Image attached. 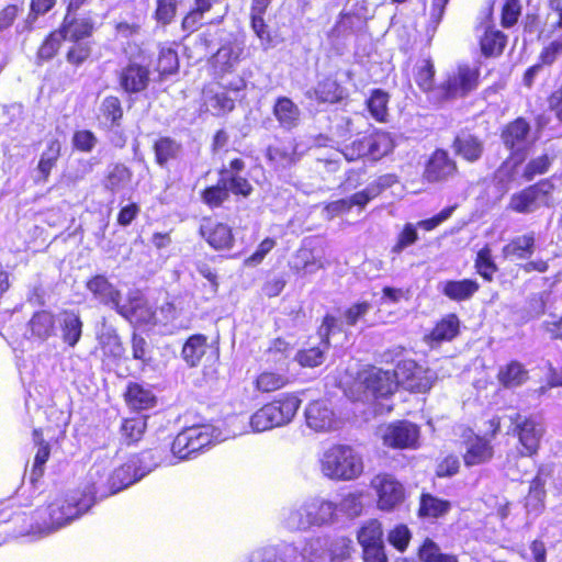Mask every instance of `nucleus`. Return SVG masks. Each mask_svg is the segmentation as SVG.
<instances>
[{
  "label": "nucleus",
  "mask_w": 562,
  "mask_h": 562,
  "mask_svg": "<svg viewBox=\"0 0 562 562\" xmlns=\"http://www.w3.org/2000/svg\"><path fill=\"white\" fill-rule=\"evenodd\" d=\"M246 162L239 157H235L226 165H222L217 170L218 179L216 183L206 186L200 191V199L210 210L223 207L231 195L247 199L254 193V186L250 180L243 175Z\"/></svg>",
  "instance_id": "f257e3e1"
},
{
  "label": "nucleus",
  "mask_w": 562,
  "mask_h": 562,
  "mask_svg": "<svg viewBox=\"0 0 562 562\" xmlns=\"http://www.w3.org/2000/svg\"><path fill=\"white\" fill-rule=\"evenodd\" d=\"M149 454V451H144L134 456L111 472H108L104 468L93 465L91 472L101 487V498L121 492L150 472L156 465L155 462L142 465Z\"/></svg>",
  "instance_id": "f03ea898"
},
{
  "label": "nucleus",
  "mask_w": 562,
  "mask_h": 562,
  "mask_svg": "<svg viewBox=\"0 0 562 562\" xmlns=\"http://www.w3.org/2000/svg\"><path fill=\"white\" fill-rule=\"evenodd\" d=\"M506 434L516 440L515 451L518 458H533L540 451L546 427L535 415L517 412L509 416Z\"/></svg>",
  "instance_id": "7ed1b4c3"
},
{
  "label": "nucleus",
  "mask_w": 562,
  "mask_h": 562,
  "mask_svg": "<svg viewBox=\"0 0 562 562\" xmlns=\"http://www.w3.org/2000/svg\"><path fill=\"white\" fill-rule=\"evenodd\" d=\"M302 401L294 393H284L259 407L250 417L255 431L282 427L295 417Z\"/></svg>",
  "instance_id": "20e7f679"
},
{
  "label": "nucleus",
  "mask_w": 562,
  "mask_h": 562,
  "mask_svg": "<svg viewBox=\"0 0 562 562\" xmlns=\"http://www.w3.org/2000/svg\"><path fill=\"white\" fill-rule=\"evenodd\" d=\"M319 463L323 474L334 481H351L363 472L362 458L348 445L330 446Z\"/></svg>",
  "instance_id": "39448f33"
},
{
  "label": "nucleus",
  "mask_w": 562,
  "mask_h": 562,
  "mask_svg": "<svg viewBox=\"0 0 562 562\" xmlns=\"http://www.w3.org/2000/svg\"><path fill=\"white\" fill-rule=\"evenodd\" d=\"M555 191L553 176L542 178L514 192L509 198L507 210L517 214H529L541 207H550Z\"/></svg>",
  "instance_id": "423d86ee"
},
{
  "label": "nucleus",
  "mask_w": 562,
  "mask_h": 562,
  "mask_svg": "<svg viewBox=\"0 0 562 562\" xmlns=\"http://www.w3.org/2000/svg\"><path fill=\"white\" fill-rule=\"evenodd\" d=\"M0 518L3 521L5 535H23L38 532L35 527L37 522V509L23 504L16 498L0 503Z\"/></svg>",
  "instance_id": "0eeeda50"
},
{
  "label": "nucleus",
  "mask_w": 562,
  "mask_h": 562,
  "mask_svg": "<svg viewBox=\"0 0 562 562\" xmlns=\"http://www.w3.org/2000/svg\"><path fill=\"white\" fill-rule=\"evenodd\" d=\"M383 536V525L378 518H370L359 526L356 539L362 562H389Z\"/></svg>",
  "instance_id": "6e6552de"
},
{
  "label": "nucleus",
  "mask_w": 562,
  "mask_h": 562,
  "mask_svg": "<svg viewBox=\"0 0 562 562\" xmlns=\"http://www.w3.org/2000/svg\"><path fill=\"white\" fill-rule=\"evenodd\" d=\"M460 173L459 164L447 148H435L425 159L422 181L426 184H443Z\"/></svg>",
  "instance_id": "1a4fd4ad"
},
{
  "label": "nucleus",
  "mask_w": 562,
  "mask_h": 562,
  "mask_svg": "<svg viewBox=\"0 0 562 562\" xmlns=\"http://www.w3.org/2000/svg\"><path fill=\"white\" fill-rule=\"evenodd\" d=\"M214 441V428L211 425H193L183 428L171 442V452L178 459H188Z\"/></svg>",
  "instance_id": "9d476101"
},
{
  "label": "nucleus",
  "mask_w": 562,
  "mask_h": 562,
  "mask_svg": "<svg viewBox=\"0 0 562 562\" xmlns=\"http://www.w3.org/2000/svg\"><path fill=\"white\" fill-rule=\"evenodd\" d=\"M151 81L150 58L140 52L136 57L130 58L127 64L117 72L120 88L127 94H137L146 91Z\"/></svg>",
  "instance_id": "9b49d317"
},
{
  "label": "nucleus",
  "mask_w": 562,
  "mask_h": 562,
  "mask_svg": "<svg viewBox=\"0 0 562 562\" xmlns=\"http://www.w3.org/2000/svg\"><path fill=\"white\" fill-rule=\"evenodd\" d=\"M480 77V67L468 64L458 65L456 71L439 86V99L448 101L467 97L479 87Z\"/></svg>",
  "instance_id": "f8f14e48"
},
{
  "label": "nucleus",
  "mask_w": 562,
  "mask_h": 562,
  "mask_svg": "<svg viewBox=\"0 0 562 562\" xmlns=\"http://www.w3.org/2000/svg\"><path fill=\"white\" fill-rule=\"evenodd\" d=\"M370 485L376 495V507L382 512H393L406 499L405 486L392 473H378Z\"/></svg>",
  "instance_id": "ddd939ff"
},
{
  "label": "nucleus",
  "mask_w": 562,
  "mask_h": 562,
  "mask_svg": "<svg viewBox=\"0 0 562 562\" xmlns=\"http://www.w3.org/2000/svg\"><path fill=\"white\" fill-rule=\"evenodd\" d=\"M420 429L406 419L390 423L382 435L384 447L395 450L417 449L419 447Z\"/></svg>",
  "instance_id": "4468645a"
},
{
  "label": "nucleus",
  "mask_w": 562,
  "mask_h": 562,
  "mask_svg": "<svg viewBox=\"0 0 562 562\" xmlns=\"http://www.w3.org/2000/svg\"><path fill=\"white\" fill-rule=\"evenodd\" d=\"M36 509L37 522H35V527L38 532H52L75 519L64 495Z\"/></svg>",
  "instance_id": "2eb2a0df"
},
{
  "label": "nucleus",
  "mask_w": 562,
  "mask_h": 562,
  "mask_svg": "<svg viewBox=\"0 0 562 562\" xmlns=\"http://www.w3.org/2000/svg\"><path fill=\"white\" fill-rule=\"evenodd\" d=\"M337 510L336 503L319 497L313 498L299 509V525L302 528L329 525L337 519Z\"/></svg>",
  "instance_id": "dca6fc26"
},
{
  "label": "nucleus",
  "mask_w": 562,
  "mask_h": 562,
  "mask_svg": "<svg viewBox=\"0 0 562 562\" xmlns=\"http://www.w3.org/2000/svg\"><path fill=\"white\" fill-rule=\"evenodd\" d=\"M198 233L215 251L231 250L235 246L233 227L224 222L213 220L211 216L202 218Z\"/></svg>",
  "instance_id": "f3484780"
},
{
  "label": "nucleus",
  "mask_w": 562,
  "mask_h": 562,
  "mask_svg": "<svg viewBox=\"0 0 562 562\" xmlns=\"http://www.w3.org/2000/svg\"><path fill=\"white\" fill-rule=\"evenodd\" d=\"M58 29L68 41H88L97 31L95 15L91 11L64 14Z\"/></svg>",
  "instance_id": "a211bd4d"
},
{
  "label": "nucleus",
  "mask_w": 562,
  "mask_h": 562,
  "mask_svg": "<svg viewBox=\"0 0 562 562\" xmlns=\"http://www.w3.org/2000/svg\"><path fill=\"white\" fill-rule=\"evenodd\" d=\"M392 373L397 384L405 385L412 392L425 393L431 387L423 368L412 359L398 361Z\"/></svg>",
  "instance_id": "6ab92c4d"
},
{
  "label": "nucleus",
  "mask_w": 562,
  "mask_h": 562,
  "mask_svg": "<svg viewBox=\"0 0 562 562\" xmlns=\"http://www.w3.org/2000/svg\"><path fill=\"white\" fill-rule=\"evenodd\" d=\"M451 509L452 503L449 499L423 490L418 496L416 516L424 522L436 524L443 520Z\"/></svg>",
  "instance_id": "aec40b11"
},
{
  "label": "nucleus",
  "mask_w": 562,
  "mask_h": 562,
  "mask_svg": "<svg viewBox=\"0 0 562 562\" xmlns=\"http://www.w3.org/2000/svg\"><path fill=\"white\" fill-rule=\"evenodd\" d=\"M90 477L91 481L85 486L74 488L64 495L75 519L85 515L95 504L98 495L101 497V487L92 472Z\"/></svg>",
  "instance_id": "412c9836"
},
{
  "label": "nucleus",
  "mask_w": 562,
  "mask_h": 562,
  "mask_svg": "<svg viewBox=\"0 0 562 562\" xmlns=\"http://www.w3.org/2000/svg\"><path fill=\"white\" fill-rule=\"evenodd\" d=\"M294 381L289 368L265 369L258 372L252 379L254 391L258 394H271L279 392Z\"/></svg>",
  "instance_id": "4be33fe9"
},
{
  "label": "nucleus",
  "mask_w": 562,
  "mask_h": 562,
  "mask_svg": "<svg viewBox=\"0 0 562 562\" xmlns=\"http://www.w3.org/2000/svg\"><path fill=\"white\" fill-rule=\"evenodd\" d=\"M115 312L130 322L149 324L155 318V311L139 291L127 294L126 303H117Z\"/></svg>",
  "instance_id": "5701e85b"
},
{
  "label": "nucleus",
  "mask_w": 562,
  "mask_h": 562,
  "mask_svg": "<svg viewBox=\"0 0 562 562\" xmlns=\"http://www.w3.org/2000/svg\"><path fill=\"white\" fill-rule=\"evenodd\" d=\"M461 321L456 313L440 317L425 335L424 341L431 348L450 342L460 335Z\"/></svg>",
  "instance_id": "b1692460"
},
{
  "label": "nucleus",
  "mask_w": 562,
  "mask_h": 562,
  "mask_svg": "<svg viewBox=\"0 0 562 562\" xmlns=\"http://www.w3.org/2000/svg\"><path fill=\"white\" fill-rule=\"evenodd\" d=\"M494 446L485 436L473 435L465 441V451L462 454L465 467H476L488 463L494 458Z\"/></svg>",
  "instance_id": "393cba45"
},
{
  "label": "nucleus",
  "mask_w": 562,
  "mask_h": 562,
  "mask_svg": "<svg viewBox=\"0 0 562 562\" xmlns=\"http://www.w3.org/2000/svg\"><path fill=\"white\" fill-rule=\"evenodd\" d=\"M122 397L127 408L132 412L151 409L157 404V397L153 390L135 381L127 382Z\"/></svg>",
  "instance_id": "a878e982"
},
{
  "label": "nucleus",
  "mask_w": 562,
  "mask_h": 562,
  "mask_svg": "<svg viewBox=\"0 0 562 562\" xmlns=\"http://www.w3.org/2000/svg\"><path fill=\"white\" fill-rule=\"evenodd\" d=\"M86 289L101 305L116 308L121 302V291L104 274H94L86 281Z\"/></svg>",
  "instance_id": "bb28decb"
},
{
  "label": "nucleus",
  "mask_w": 562,
  "mask_h": 562,
  "mask_svg": "<svg viewBox=\"0 0 562 562\" xmlns=\"http://www.w3.org/2000/svg\"><path fill=\"white\" fill-rule=\"evenodd\" d=\"M306 425L318 432L328 431L334 426V412L326 400L311 401L304 411Z\"/></svg>",
  "instance_id": "cd10ccee"
},
{
  "label": "nucleus",
  "mask_w": 562,
  "mask_h": 562,
  "mask_svg": "<svg viewBox=\"0 0 562 562\" xmlns=\"http://www.w3.org/2000/svg\"><path fill=\"white\" fill-rule=\"evenodd\" d=\"M265 156L272 169L277 171L290 168L300 160L297 144L294 140L269 145Z\"/></svg>",
  "instance_id": "c85d7f7f"
},
{
  "label": "nucleus",
  "mask_w": 562,
  "mask_h": 562,
  "mask_svg": "<svg viewBox=\"0 0 562 562\" xmlns=\"http://www.w3.org/2000/svg\"><path fill=\"white\" fill-rule=\"evenodd\" d=\"M306 97L317 103L334 104L344 99L345 89L335 77L326 76L306 92Z\"/></svg>",
  "instance_id": "c756f323"
},
{
  "label": "nucleus",
  "mask_w": 562,
  "mask_h": 562,
  "mask_svg": "<svg viewBox=\"0 0 562 562\" xmlns=\"http://www.w3.org/2000/svg\"><path fill=\"white\" fill-rule=\"evenodd\" d=\"M530 379L529 371L518 360H510L499 367L496 373L498 384L506 390H514L526 384Z\"/></svg>",
  "instance_id": "7c9ffc66"
},
{
  "label": "nucleus",
  "mask_w": 562,
  "mask_h": 562,
  "mask_svg": "<svg viewBox=\"0 0 562 562\" xmlns=\"http://www.w3.org/2000/svg\"><path fill=\"white\" fill-rule=\"evenodd\" d=\"M364 386L374 397H387L395 393L397 383L391 371L372 370L364 378Z\"/></svg>",
  "instance_id": "2f4dec72"
},
{
  "label": "nucleus",
  "mask_w": 562,
  "mask_h": 562,
  "mask_svg": "<svg viewBox=\"0 0 562 562\" xmlns=\"http://www.w3.org/2000/svg\"><path fill=\"white\" fill-rule=\"evenodd\" d=\"M30 336L38 341H45L55 335L56 317L49 310L35 311L27 322Z\"/></svg>",
  "instance_id": "473e14b6"
},
{
  "label": "nucleus",
  "mask_w": 562,
  "mask_h": 562,
  "mask_svg": "<svg viewBox=\"0 0 562 562\" xmlns=\"http://www.w3.org/2000/svg\"><path fill=\"white\" fill-rule=\"evenodd\" d=\"M536 250V236L533 232L513 237L502 248V256L508 260L529 259Z\"/></svg>",
  "instance_id": "72a5a7b5"
},
{
  "label": "nucleus",
  "mask_w": 562,
  "mask_h": 562,
  "mask_svg": "<svg viewBox=\"0 0 562 562\" xmlns=\"http://www.w3.org/2000/svg\"><path fill=\"white\" fill-rule=\"evenodd\" d=\"M61 156V143L58 138H50L42 151L36 165L37 182L46 183L56 168Z\"/></svg>",
  "instance_id": "f704fd0d"
},
{
  "label": "nucleus",
  "mask_w": 562,
  "mask_h": 562,
  "mask_svg": "<svg viewBox=\"0 0 562 562\" xmlns=\"http://www.w3.org/2000/svg\"><path fill=\"white\" fill-rule=\"evenodd\" d=\"M147 418L146 415L123 418L119 429L121 445L131 447L138 443L147 430Z\"/></svg>",
  "instance_id": "c9c22d12"
},
{
  "label": "nucleus",
  "mask_w": 562,
  "mask_h": 562,
  "mask_svg": "<svg viewBox=\"0 0 562 562\" xmlns=\"http://www.w3.org/2000/svg\"><path fill=\"white\" fill-rule=\"evenodd\" d=\"M480 290V283L475 279L447 280L441 284V293L453 302L471 300Z\"/></svg>",
  "instance_id": "e433bc0d"
},
{
  "label": "nucleus",
  "mask_w": 562,
  "mask_h": 562,
  "mask_svg": "<svg viewBox=\"0 0 562 562\" xmlns=\"http://www.w3.org/2000/svg\"><path fill=\"white\" fill-rule=\"evenodd\" d=\"M451 146L454 153L469 164L479 161L484 153L483 142L473 134L456 136L452 139Z\"/></svg>",
  "instance_id": "4c0bfd02"
},
{
  "label": "nucleus",
  "mask_w": 562,
  "mask_h": 562,
  "mask_svg": "<svg viewBox=\"0 0 562 562\" xmlns=\"http://www.w3.org/2000/svg\"><path fill=\"white\" fill-rule=\"evenodd\" d=\"M239 60V53L235 52L232 45L227 44L221 46L213 55V77L217 80L225 79L226 75L234 72Z\"/></svg>",
  "instance_id": "58836bf2"
},
{
  "label": "nucleus",
  "mask_w": 562,
  "mask_h": 562,
  "mask_svg": "<svg viewBox=\"0 0 562 562\" xmlns=\"http://www.w3.org/2000/svg\"><path fill=\"white\" fill-rule=\"evenodd\" d=\"M529 133L530 124L525 117L519 116L503 127L501 138L507 149L514 150L526 142Z\"/></svg>",
  "instance_id": "ea45409f"
},
{
  "label": "nucleus",
  "mask_w": 562,
  "mask_h": 562,
  "mask_svg": "<svg viewBox=\"0 0 562 562\" xmlns=\"http://www.w3.org/2000/svg\"><path fill=\"white\" fill-rule=\"evenodd\" d=\"M175 46L176 43L159 47L155 64V71L158 74L159 80H164L179 71L180 59Z\"/></svg>",
  "instance_id": "a19ab883"
},
{
  "label": "nucleus",
  "mask_w": 562,
  "mask_h": 562,
  "mask_svg": "<svg viewBox=\"0 0 562 562\" xmlns=\"http://www.w3.org/2000/svg\"><path fill=\"white\" fill-rule=\"evenodd\" d=\"M272 113L280 126L285 130L294 128L301 115L299 106L288 97H278L276 99Z\"/></svg>",
  "instance_id": "79ce46f5"
},
{
  "label": "nucleus",
  "mask_w": 562,
  "mask_h": 562,
  "mask_svg": "<svg viewBox=\"0 0 562 562\" xmlns=\"http://www.w3.org/2000/svg\"><path fill=\"white\" fill-rule=\"evenodd\" d=\"M98 347L103 359L115 360L123 356L124 346L117 334L112 327L103 328L97 336Z\"/></svg>",
  "instance_id": "37998d69"
},
{
  "label": "nucleus",
  "mask_w": 562,
  "mask_h": 562,
  "mask_svg": "<svg viewBox=\"0 0 562 562\" xmlns=\"http://www.w3.org/2000/svg\"><path fill=\"white\" fill-rule=\"evenodd\" d=\"M366 136L369 157L372 160H380L392 153L395 147L394 139L389 132L374 130L373 132L366 134Z\"/></svg>",
  "instance_id": "c03bdc74"
},
{
  "label": "nucleus",
  "mask_w": 562,
  "mask_h": 562,
  "mask_svg": "<svg viewBox=\"0 0 562 562\" xmlns=\"http://www.w3.org/2000/svg\"><path fill=\"white\" fill-rule=\"evenodd\" d=\"M65 41L68 40L58 27L49 31L36 49L35 56L37 64H44L54 59L59 54Z\"/></svg>",
  "instance_id": "a18cd8bd"
},
{
  "label": "nucleus",
  "mask_w": 562,
  "mask_h": 562,
  "mask_svg": "<svg viewBox=\"0 0 562 562\" xmlns=\"http://www.w3.org/2000/svg\"><path fill=\"white\" fill-rule=\"evenodd\" d=\"M153 151L156 165L166 168L170 161L179 157L181 144L170 136H160L153 143Z\"/></svg>",
  "instance_id": "49530a36"
},
{
  "label": "nucleus",
  "mask_w": 562,
  "mask_h": 562,
  "mask_svg": "<svg viewBox=\"0 0 562 562\" xmlns=\"http://www.w3.org/2000/svg\"><path fill=\"white\" fill-rule=\"evenodd\" d=\"M480 48L485 57L501 56L507 44V35L494 26H487L480 38Z\"/></svg>",
  "instance_id": "de8ad7c7"
},
{
  "label": "nucleus",
  "mask_w": 562,
  "mask_h": 562,
  "mask_svg": "<svg viewBox=\"0 0 562 562\" xmlns=\"http://www.w3.org/2000/svg\"><path fill=\"white\" fill-rule=\"evenodd\" d=\"M389 92L375 88L370 91V95L366 100V106L371 117L378 123H386L389 119Z\"/></svg>",
  "instance_id": "09e8293b"
},
{
  "label": "nucleus",
  "mask_w": 562,
  "mask_h": 562,
  "mask_svg": "<svg viewBox=\"0 0 562 562\" xmlns=\"http://www.w3.org/2000/svg\"><path fill=\"white\" fill-rule=\"evenodd\" d=\"M207 337L203 334L191 335L182 346L181 356L190 367H195L205 355Z\"/></svg>",
  "instance_id": "8fccbe9b"
},
{
  "label": "nucleus",
  "mask_w": 562,
  "mask_h": 562,
  "mask_svg": "<svg viewBox=\"0 0 562 562\" xmlns=\"http://www.w3.org/2000/svg\"><path fill=\"white\" fill-rule=\"evenodd\" d=\"M100 117L102 121L110 127H120L123 116L124 110L122 106V101L116 95H106L101 101L100 108Z\"/></svg>",
  "instance_id": "3c124183"
},
{
  "label": "nucleus",
  "mask_w": 562,
  "mask_h": 562,
  "mask_svg": "<svg viewBox=\"0 0 562 562\" xmlns=\"http://www.w3.org/2000/svg\"><path fill=\"white\" fill-rule=\"evenodd\" d=\"M64 316L61 323L63 340L69 347H75L82 335V321L78 313L65 310L61 312Z\"/></svg>",
  "instance_id": "603ef678"
},
{
  "label": "nucleus",
  "mask_w": 562,
  "mask_h": 562,
  "mask_svg": "<svg viewBox=\"0 0 562 562\" xmlns=\"http://www.w3.org/2000/svg\"><path fill=\"white\" fill-rule=\"evenodd\" d=\"M33 440L37 445V451L32 465L33 480H37L44 473V465L50 457V446L43 437V430L35 428L32 431Z\"/></svg>",
  "instance_id": "864d4df0"
},
{
  "label": "nucleus",
  "mask_w": 562,
  "mask_h": 562,
  "mask_svg": "<svg viewBox=\"0 0 562 562\" xmlns=\"http://www.w3.org/2000/svg\"><path fill=\"white\" fill-rule=\"evenodd\" d=\"M69 42L71 45L65 53V60L74 69H78L91 60L92 46L88 41Z\"/></svg>",
  "instance_id": "5fc2aeb1"
},
{
  "label": "nucleus",
  "mask_w": 562,
  "mask_h": 562,
  "mask_svg": "<svg viewBox=\"0 0 562 562\" xmlns=\"http://www.w3.org/2000/svg\"><path fill=\"white\" fill-rule=\"evenodd\" d=\"M202 93L206 95V100L215 110L216 115H224L235 109V100L228 95V92L215 91L212 85H205L202 88Z\"/></svg>",
  "instance_id": "6e6d98bb"
},
{
  "label": "nucleus",
  "mask_w": 562,
  "mask_h": 562,
  "mask_svg": "<svg viewBox=\"0 0 562 562\" xmlns=\"http://www.w3.org/2000/svg\"><path fill=\"white\" fill-rule=\"evenodd\" d=\"M474 268L476 273L486 282H492L498 267L493 259L492 250L488 245H484L474 259Z\"/></svg>",
  "instance_id": "4d7b16f0"
},
{
  "label": "nucleus",
  "mask_w": 562,
  "mask_h": 562,
  "mask_svg": "<svg viewBox=\"0 0 562 562\" xmlns=\"http://www.w3.org/2000/svg\"><path fill=\"white\" fill-rule=\"evenodd\" d=\"M420 562H459L453 554L442 553L439 546L430 538H425L417 550Z\"/></svg>",
  "instance_id": "13d9d810"
},
{
  "label": "nucleus",
  "mask_w": 562,
  "mask_h": 562,
  "mask_svg": "<svg viewBox=\"0 0 562 562\" xmlns=\"http://www.w3.org/2000/svg\"><path fill=\"white\" fill-rule=\"evenodd\" d=\"M133 177L132 170L124 164H114L106 172L104 178V188L111 192H115L127 184Z\"/></svg>",
  "instance_id": "bf43d9fd"
},
{
  "label": "nucleus",
  "mask_w": 562,
  "mask_h": 562,
  "mask_svg": "<svg viewBox=\"0 0 562 562\" xmlns=\"http://www.w3.org/2000/svg\"><path fill=\"white\" fill-rule=\"evenodd\" d=\"M386 539L389 544L400 553H404L413 539V532L404 522L394 525L389 529Z\"/></svg>",
  "instance_id": "052dcab7"
},
{
  "label": "nucleus",
  "mask_w": 562,
  "mask_h": 562,
  "mask_svg": "<svg viewBox=\"0 0 562 562\" xmlns=\"http://www.w3.org/2000/svg\"><path fill=\"white\" fill-rule=\"evenodd\" d=\"M342 319H339L331 313H326L319 326L317 327V335L321 339V345L324 346L325 349H329L331 346L330 338L334 334L340 333L342 330Z\"/></svg>",
  "instance_id": "680f3d73"
},
{
  "label": "nucleus",
  "mask_w": 562,
  "mask_h": 562,
  "mask_svg": "<svg viewBox=\"0 0 562 562\" xmlns=\"http://www.w3.org/2000/svg\"><path fill=\"white\" fill-rule=\"evenodd\" d=\"M291 345L283 338H274L266 349L267 362L279 363L288 368L290 361Z\"/></svg>",
  "instance_id": "e2e57ef3"
},
{
  "label": "nucleus",
  "mask_w": 562,
  "mask_h": 562,
  "mask_svg": "<svg viewBox=\"0 0 562 562\" xmlns=\"http://www.w3.org/2000/svg\"><path fill=\"white\" fill-rule=\"evenodd\" d=\"M327 350L321 344L319 346L303 348L295 353L294 360L302 368H316L323 364Z\"/></svg>",
  "instance_id": "0e129e2a"
},
{
  "label": "nucleus",
  "mask_w": 562,
  "mask_h": 562,
  "mask_svg": "<svg viewBox=\"0 0 562 562\" xmlns=\"http://www.w3.org/2000/svg\"><path fill=\"white\" fill-rule=\"evenodd\" d=\"M180 2L181 0H156L153 18L162 26L169 25L177 15Z\"/></svg>",
  "instance_id": "69168bd1"
},
{
  "label": "nucleus",
  "mask_w": 562,
  "mask_h": 562,
  "mask_svg": "<svg viewBox=\"0 0 562 562\" xmlns=\"http://www.w3.org/2000/svg\"><path fill=\"white\" fill-rule=\"evenodd\" d=\"M435 74L432 61L429 58L424 59L414 75L415 82L422 91L429 92L434 89Z\"/></svg>",
  "instance_id": "338daca9"
},
{
  "label": "nucleus",
  "mask_w": 562,
  "mask_h": 562,
  "mask_svg": "<svg viewBox=\"0 0 562 562\" xmlns=\"http://www.w3.org/2000/svg\"><path fill=\"white\" fill-rule=\"evenodd\" d=\"M359 21L360 18L357 14L340 13L336 23L328 33V36H335L339 38L356 34V24Z\"/></svg>",
  "instance_id": "774afa93"
}]
</instances>
